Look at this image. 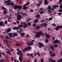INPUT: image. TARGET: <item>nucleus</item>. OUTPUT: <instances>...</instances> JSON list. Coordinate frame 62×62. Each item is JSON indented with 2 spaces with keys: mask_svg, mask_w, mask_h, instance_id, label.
I'll return each instance as SVG.
<instances>
[{
  "mask_svg": "<svg viewBox=\"0 0 62 62\" xmlns=\"http://www.w3.org/2000/svg\"><path fill=\"white\" fill-rule=\"evenodd\" d=\"M7 50L8 51H9V52H11V51L9 49H7Z\"/></svg>",
  "mask_w": 62,
  "mask_h": 62,
  "instance_id": "61",
  "label": "nucleus"
},
{
  "mask_svg": "<svg viewBox=\"0 0 62 62\" xmlns=\"http://www.w3.org/2000/svg\"><path fill=\"white\" fill-rule=\"evenodd\" d=\"M51 6H48L47 8V10L48 12L51 13Z\"/></svg>",
  "mask_w": 62,
  "mask_h": 62,
  "instance_id": "9",
  "label": "nucleus"
},
{
  "mask_svg": "<svg viewBox=\"0 0 62 62\" xmlns=\"http://www.w3.org/2000/svg\"><path fill=\"white\" fill-rule=\"evenodd\" d=\"M38 21H38V19H36L35 20L34 22L35 23H38Z\"/></svg>",
  "mask_w": 62,
  "mask_h": 62,
  "instance_id": "23",
  "label": "nucleus"
},
{
  "mask_svg": "<svg viewBox=\"0 0 62 62\" xmlns=\"http://www.w3.org/2000/svg\"><path fill=\"white\" fill-rule=\"evenodd\" d=\"M27 26H28V25H27L26 24H25L24 26H23V28H25V27H27Z\"/></svg>",
  "mask_w": 62,
  "mask_h": 62,
  "instance_id": "26",
  "label": "nucleus"
},
{
  "mask_svg": "<svg viewBox=\"0 0 62 62\" xmlns=\"http://www.w3.org/2000/svg\"><path fill=\"white\" fill-rule=\"evenodd\" d=\"M52 26H53L54 27H56V24H55V23L52 24Z\"/></svg>",
  "mask_w": 62,
  "mask_h": 62,
  "instance_id": "34",
  "label": "nucleus"
},
{
  "mask_svg": "<svg viewBox=\"0 0 62 62\" xmlns=\"http://www.w3.org/2000/svg\"><path fill=\"white\" fill-rule=\"evenodd\" d=\"M13 29L14 30H15V29H20V28L18 27H14L13 28Z\"/></svg>",
  "mask_w": 62,
  "mask_h": 62,
  "instance_id": "18",
  "label": "nucleus"
},
{
  "mask_svg": "<svg viewBox=\"0 0 62 62\" xmlns=\"http://www.w3.org/2000/svg\"><path fill=\"white\" fill-rule=\"evenodd\" d=\"M40 6V4L38 3V7H39Z\"/></svg>",
  "mask_w": 62,
  "mask_h": 62,
  "instance_id": "62",
  "label": "nucleus"
},
{
  "mask_svg": "<svg viewBox=\"0 0 62 62\" xmlns=\"http://www.w3.org/2000/svg\"><path fill=\"white\" fill-rule=\"evenodd\" d=\"M8 19H12V17H11L10 16H8Z\"/></svg>",
  "mask_w": 62,
  "mask_h": 62,
  "instance_id": "54",
  "label": "nucleus"
},
{
  "mask_svg": "<svg viewBox=\"0 0 62 62\" xmlns=\"http://www.w3.org/2000/svg\"><path fill=\"white\" fill-rule=\"evenodd\" d=\"M61 42L60 41L58 40H56L54 41V44H57V43H60Z\"/></svg>",
  "mask_w": 62,
  "mask_h": 62,
  "instance_id": "6",
  "label": "nucleus"
},
{
  "mask_svg": "<svg viewBox=\"0 0 62 62\" xmlns=\"http://www.w3.org/2000/svg\"><path fill=\"white\" fill-rule=\"evenodd\" d=\"M23 24H21L19 26V27H23Z\"/></svg>",
  "mask_w": 62,
  "mask_h": 62,
  "instance_id": "41",
  "label": "nucleus"
},
{
  "mask_svg": "<svg viewBox=\"0 0 62 62\" xmlns=\"http://www.w3.org/2000/svg\"><path fill=\"white\" fill-rule=\"evenodd\" d=\"M3 13L4 14H7V12L5 10H4L3 11Z\"/></svg>",
  "mask_w": 62,
  "mask_h": 62,
  "instance_id": "45",
  "label": "nucleus"
},
{
  "mask_svg": "<svg viewBox=\"0 0 62 62\" xmlns=\"http://www.w3.org/2000/svg\"><path fill=\"white\" fill-rule=\"evenodd\" d=\"M49 48L50 49H52V52H53L54 50V46L52 45H51L50 46Z\"/></svg>",
  "mask_w": 62,
  "mask_h": 62,
  "instance_id": "7",
  "label": "nucleus"
},
{
  "mask_svg": "<svg viewBox=\"0 0 62 62\" xmlns=\"http://www.w3.org/2000/svg\"><path fill=\"white\" fill-rule=\"evenodd\" d=\"M62 26L60 25L58 26H56L55 28L56 30H58L59 28H62Z\"/></svg>",
  "mask_w": 62,
  "mask_h": 62,
  "instance_id": "5",
  "label": "nucleus"
},
{
  "mask_svg": "<svg viewBox=\"0 0 62 62\" xmlns=\"http://www.w3.org/2000/svg\"><path fill=\"white\" fill-rule=\"evenodd\" d=\"M14 8L15 10L17 9L18 8H22V6H20L16 5L14 6Z\"/></svg>",
  "mask_w": 62,
  "mask_h": 62,
  "instance_id": "2",
  "label": "nucleus"
},
{
  "mask_svg": "<svg viewBox=\"0 0 62 62\" xmlns=\"http://www.w3.org/2000/svg\"><path fill=\"white\" fill-rule=\"evenodd\" d=\"M22 16H21L20 15H18L17 16V19L18 21L22 19Z\"/></svg>",
  "mask_w": 62,
  "mask_h": 62,
  "instance_id": "4",
  "label": "nucleus"
},
{
  "mask_svg": "<svg viewBox=\"0 0 62 62\" xmlns=\"http://www.w3.org/2000/svg\"><path fill=\"white\" fill-rule=\"evenodd\" d=\"M37 35H35V37L36 38H40V34H41L42 36H43V34L42 33V32L40 31L39 32H37Z\"/></svg>",
  "mask_w": 62,
  "mask_h": 62,
  "instance_id": "1",
  "label": "nucleus"
},
{
  "mask_svg": "<svg viewBox=\"0 0 62 62\" xmlns=\"http://www.w3.org/2000/svg\"><path fill=\"white\" fill-rule=\"evenodd\" d=\"M8 21H5V23H7Z\"/></svg>",
  "mask_w": 62,
  "mask_h": 62,
  "instance_id": "64",
  "label": "nucleus"
},
{
  "mask_svg": "<svg viewBox=\"0 0 62 62\" xmlns=\"http://www.w3.org/2000/svg\"><path fill=\"white\" fill-rule=\"evenodd\" d=\"M6 45H7V46L9 48H10L11 51L12 52H13V49H12L11 48H10V46H9V45L7 43H6Z\"/></svg>",
  "mask_w": 62,
  "mask_h": 62,
  "instance_id": "12",
  "label": "nucleus"
},
{
  "mask_svg": "<svg viewBox=\"0 0 62 62\" xmlns=\"http://www.w3.org/2000/svg\"><path fill=\"white\" fill-rule=\"evenodd\" d=\"M10 6H11L12 7H13L14 6V3H13L11 2L10 4Z\"/></svg>",
  "mask_w": 62,
  "mask_h": 62,
  "instance_id": "25",
  "label": "nucleus"
},
{
  "mask_svg": "<svg viewBox=\"0 0 62 62\" xmlns=\"http://www.w3.org/2000/svg\"><path fill=\"white\" fill-rule=\"evenodd\" d=\"M27 48V50H31V49H32V47H31V46H28L27 47H26Z\"/></svg>",
  "mask_w": 62,
  "mask_h": 62,
  "instance_id": "15",
  "label": "nucleus"
},
{
  "mask_svg": "<svg viewBox=\"0 0 62 62\" xmlns=\"http://www.w3.org/2000/svg\"><path fill=\"white\" fill-rule=\"evenodd\" d=\"M44 12L43 11H41L39 12V13L40 14H42V13H44Z\"/></svg>",
  "mask_w": 62,
  "mask_h": 62,
  "instance_id": "48",
  "label": "nucleus"
},
{
  "mask_svg": "<svg viewBox=\"0 0 62 62\" xmlns=\"http://www.w3.org/2000/svg\"><path fill=\"white\" fill-rule=\"evenodd\" d=\"M5 38H6V39H9V37H8V36H7L6 37H5Z\"/></svg>",
  "mask_w": 62,
  "mask_h": 62,
  "instance_id": "40",
  "label": "nucleus"
},
{
  "mask_svg": "<svg viewBox=\"0 0 62 62\" xmlns=\"http://www.w3.org/2000/svg\"><path fill=\"white\" fill-rule=\"evenodd\" d=\"M11 30V29L10 28H8V29L7 30V31H6V32L7 33H8V32H10V30Z\"/></svg>",
  "mask_w": 62,
  "mask_h": 62,
  "instance_id": "17",
  "label": "nucleus"
},
{
  "mask_svg": "<svg viewBox=\"0 0 62 62\" xmlns=\"http://www.w3.org/2000/svg\"><path fill=\"white\" fill-rule=\"evenodd\" d=\"M27 55L29 56V57H31V56L33 58V53H31V54H27Z\"/></svg>",
  "mask_w": 62,
  "mask_h": 62,
  "instance_id": "10",
  "label": "nucleus"
},
{
  "mask_svg": "<svg viewBox=\"0 0 62 62\" xmlns=\"http://www.w3.org/2000/svg\"><path fill=\"white\" fill-rule=\"evenodd\" d=\"M40 17V15H37L36 16V18H39Z\"/></svg>",
  "mask_w": 62,
  "mask_h": 62,
  "instance_id": "32",
  "label": "nucleus"
},
{
  "mask_svg": "<svg viewBox=\"0 0 62 62\" xmlns=\"http://www.w3.org/2000/svg\"><path fill=\"white\" fill-rule=\"evenodd\" d=\"M40 28V26H37L35 27V30H37V29H39Z\"/></svg>",
  "mask_w": 62,
  "mask_h": 62,
  "instance_id": "19",
  "label": "nucleus"
},
{
  "mask_svg": "<svg viewBox=\"0 0 62 62\" xmlns=\"http://www.w3.org/2000/svg\"><path fill=\"white\" fill-rule=\"evenodd\" d=\"M20 45H21V44H20L18 42H17L16 44V46H19Z\"/></svg>",
  "mask_w": 62,
  "mask_h": 62,
  "instance_id": "16",
  "label": "nucleus"
},
{
  "mask_svg": "<svg viewBox=\"0 0 62 62\" xmlns=\"http://www.w3.org/2000/svg\"><path fill=\"white\" fill-rule=\"evenodd\" d=\"M52 19H53V17H50L48 19V20H49V21H51V20H52Z\"/></svg>",
  "mask_w": 62,
  "mask_h": 62,
  "instance_id": "42",
  "label": "nucleus"
},
{
  "mask_svg": "<svg viewBox=\"0 0 62 62\" xmlns=\"http://www.w3.org/2000/svg\"><path fill=\"white\" fill-rule=\"evenodd\" d=\"M38 44L40 45V46H39V48H42V46L43 47H44V46L43 43H41L39 42L38 43Z\"/></svg>",
  "mask_w": 62,
  "mask_h": 62,
  "instance_id": "3",
  "label": "nucleus"
},
{
  "mask_svg": "<svg viewBox=\"0 0 62 62\" xmlns=\"http://www.w3.org/2000/svg\"><path fill=\"white\" fill-rule=\"evenodd\" d=\"M45 42L46 43H48L49 42V40L47 39H46V40L45 41Z\"/></svg>",
  "mask_w": 62,
  "mask_h": 62,
  "instance_id": "33",
  "label": "nucleus"
},
{
  "mask_svg": "<svg viewBox=\"0 0 62 62\" xmlns=\"http://www.w3.org/2000/svg\"><path fill=\"white\" fill-rule=\"evenodd\" d=\"M55 53H53L51 55V56H52V57L55 56Z\"/></svg>",
  "mask_w": 62,
  "mask_h": 62,
  "instance_id": "24",
  "label": "nucleus"
},
{
  "mask_svg": "<svg viewBox=\"0 0 62 62\" xmlns=\"http://www.w3.org/2000/svg\"><path fill=\"white\" fill-rule=\"evenodd\" d=\"M46 38H47V39H49V37H50V35L49 34H47L46 35Z\"/></svg>",
  "mask_w": 62,
  "mask_h": 62,
  "instance_id": "21",
  "label": "nucleus"
},
{
  "mask_svg": "<svg viewBox=\"0 0 62 62\" xmlns=\"http://www.w3.org/2000/svg\"><path fill=\"white\" fill-rule=\"evenodd\" d=\"M3 34H6V33H7V31H6L5 32H3Z\"/></svg>",
  "mask_w": 62,
  "mask_h": 62,
  "instance_id": "52",
  "label": "nucleus"
},
{
  "mask_svg": "<svg viewBox=\"0 0 62 62\" xmlns=\"http://www.w3.org/2000/svg\"><path fill=\"white\" fill-rule=\"evenodd\" d=\"M27 45H28L29 46H31V45H32L34 44V43H29V42H27Z\"/></svg>",
  "mask_w": 62,
  "mask_h": 62,
  "instance_id": "11",
  "label": "nucleus"
},
{
  "mask_svg": "<svg viewBox=\"0 0 62 62\" xmlns=\"http://www.w3.org/2000/svg\"><path fill=\"white\" fill-rule=\"evenodd\" d=\"M36 26V24L34 23L32 25V26Z\"/></svg>",
  "mask_w": 62,
  "mask_h": 62,
  "instance_id": "53",
  "label": "nucleus"
},
{
  "mask_svg": "<svg viewBox=\"0 0 62 62\" xmlns=\"http://www.w3.org/2000/svg\"><path fill=\"white\" fill-rule=\"evenodd\" d=\"M30 3V2H29L26 4V5H28Z\"/></svg>",
  "mask_w": 62,
  "mask_h": 62,
  "instance_id": "58",
  "label": "nucleus"
},
{
  "mask_svg": "<svg viewBox=\"0 0 62 62\" xmlns=\"http://www.w3.org/2000/svg\"><path fill=\"white\" fill-rule=\"evenodd\" d=\"M22 15L23 16H24V15L25 16H26L27 15H26V13H24V14H23V13H22Z\"/></svg>",
  "mask_w": 62,
  "mask_h": 62,
  "instance_id": "27",
  "label": "nucleus"
},
{
  "mask_svg": "<svg viewBox=\"0 0 62 62\" xmlns=\"http://www.w3.org/2000/svg\"><path fill=\"white\" fill-rule=\"evenodd\" d=\"M42 3V1H39V3L40 4H41Z\"/></svg>",
  "mask_w": 62,
  "mask_h": 62,
  "instance_id": "56",
  "label": "nucleus"
},
{
  "mask_svg": "<svg viewBox=\"0 0 62 62\" xmlns=\"http://www.w3.org/2000/svg\"><path fill=\"white\" fill-rule=\"evenodd\" d=\"M48 59L49 60V62H51L50 61L53 60V59L51 58H49Z\"/></svg>",
  "mask_w": 62,
  "mask_h": 62,
  "instance_id": "28",
  "label": "nucleus"
},
{
  "mask_svg": "<svg viewBox=\"0 0 62 62\" xmlns=\"http://www.w3.org/2000/svg\"><path fill=\"white\" fill-rule=\"evenodd\" d=\"M27 7H23V9H27Z\"/></svg>",
  "mask_w": 62,
  "mask_h": 62,
  "instance_id": "51",
  "label": "nucleus"
},
{
  "mask_svg": "<svg viewBox=\"0 0 62 62\" xmlns=\"http://www.w3.org/2000/svg\"><path fill=\"white\" fill-rule=\"evenodd\" d=\"M21 35L22 37H24V34L23 33H22L21 34Z\"/></svg>",
  "mask_w": 62,
  "mask_h": 62,
  "instance_id": "29",
  "label": "nucleus"
},
{
  "mask_svg": "<svg viewBox=\"0 0 62 62\" xmlns=\"http://www.w3.org/2000/svg\"><path fill=\"white\" fill-rule=\"evenodd\" d=\"M5 25V24L4 23H0V26H4Z\"/></svg>",
  "mask_w": 62,
  "mask_h": 62,
  "instance_id": "38",
  "label": "nucleus"
},
{
  "mask_svg": "<svg viewBox=\"0 0 62 62\" xmlns=\"http://www.w3.org/2000/svg\"><path fill=\"white\" fill-rule=\"evenodd\" d=\"M23 57H19V60L21 62H23Z\"/></svg>",
  "mask_w": 62,
  "mask_h": 62,
  "instance_id": "13",
  "label": "nucleus"
},
{
  "mask_svg": "<svg viewBox=\"0 0 62 62\" xmlns=\"http://www.w3.org/2000/svg\"><path fill=\"white\" fill-rule=\"evenodd\" d=\"M44 4L45 5H48V2H47V0H44Z\"/></svg>",
  "mask_w": 62,
  "mask_h": 62,
  "instance_id": "14",
  "label": "nucleus"
},
{
  "mask_svg": "<svg viewBox=\"0 0 62 62\" xmlns=\"http://www.w3.org/2000/svg\"><path fill=\"white\" fill-rule=\"evenodd\" d=\"M27 50L26 48V47L23 50V52H25V51H26Z\"/></svg>",
  "mask_w": 62,
  "mask_h": 62,
  "instance_id": "22",
  "label": "nucleus"
},
{
  "mask_svg": "<svg viewBox=\"0 0 62 62\" xmlns=\"http://www.w3.org/2000/svg\"><path fill=\"white\" fill-rule=\"evenodd\" d=\"M2 9H4V10H7V9H6L4 7H2Z\"/></svg>",
  "mask_w": 62,
  "mask_h": 62,
  "instance_id": "35",
  "label": "nucleus"
},
{
  "mask_svg": "<svg viewBox=\"0 0 62 62\" xmlns=\"http://www.w3.org/2000/svg\"><path fill=\"white\" fill-rule=\"evenodd\" d=\"M9 1H5L4 2L5 3H8V2H10V0H8Z\"/></svg>",
  "mask_w": 62,
  "mask_h": 62,
  "instance_id": "30",
  "label": "nucleus"
},
{
  "mask_svg": "<svg viewBox=\"0 0 62 62\" xmlns=\"http://www.w3.org/2000/svg\"><path fill=\"white\" fill-rule=\"evenodd\" d=\"M52 62H56V61H55V60H53L52 61Z\"/></svg>",
  "mask_w": 62,
  "mask_h": 62,
  "instance_id": "59",
  "label": "nucleus"
},
{
  "mask_svg": "<svg viewBox=\"0 0 62 62\" xmlns=\"http://www.w3.org/2000/svg\"><path fill=\"white\" fill-rule=\"evenodd\" d=\"M31 18H29L28 20L27 21V22H29V21L30 20H31Z\"/></svg>",
  "mask_w": 62,
  "mask_h": 62,
  "instance_id": "39",
  "label": "nucleus"
},
{
  "mask_svg": "<svg viewBox=\"0 0 62 62\" xmlns=\"http://www.w3.org/2000/svg\"><path fill=\"white\" fill-rule=\"evenodd\" d=\"M17 36H18L17 34H16V33H14V36L13 37V38H15V37H17Z\"/></svg>",
  "mask_w": 62,
  "mask_h": 62,
  "instance_id": "20",
  "label": "nucleus"
},
{
  "mask_svg": "<svg viewBox=\"0 0 62 62\" xmlns=\"http://www.w3.org/2000/svg\"><path fill=\"white\" fill-rule=\"evenodd\" d=\"M59 12H62V9H60L59 10Z\"/></svg>",
  "mask_w": 62,
  "mask_h": 62,
  "instance_id": "55",
  "label": "nucleus"
},
{
  "mask_svg": "<svg viewBox=\"0 0 62 62\" xmlns=\"http://www.w3.org/2000/svg\"><path fill=\"white\" fill-rule=\"evenodd\" d=\"M47 26V24L44 23L43 24V26L45 27Z\"/></svg>",
  "mask_w": 62,
  "mask_h": 62,
  "instance_id": "44",
  "label": "nucleus"
},
{
  "mask_svg": "<svg viewBox=\"0 0 62 62\" xmlns=\"http://www.w3.org/2000/svg\"><path fill=\"white\" fill-rule=\"evenodd\" d=\"M6 53H7V54H10V55H11V53H10L9 52H8V51H7Z\"/></svg>",
  "mask_w": 62,
  "mask_h": 62,
  "instance_id": "31",
  "label": "nucleus"
},
{
  "mask_svg": "<svg viewBox=\"0 0 62 62\" xmlns=\"http://www.w3.org/2000/svg\"><path fill=\"white\" fill-rule=\"evenodd\" d=\"M54 47H55V48H56V47H57V46H58V45H54Z\"/></svg>",
  "mask_w": 62,
  "mask_h": 62,
  "instance_id": "49",
  "label": "nucleus"
},
{
  "mask_svg": "<svg viewBox=\"0 0 62 62\" xmlns=\"http://www.w3.org/2000/svg\"><path fill=\"white\" fill-rule=\"evenodd\" d=\"M0 46H0V47H1V48H2V49L4 48V47H3V46L2 45V44L1 43H0Z\"/></svg>",
  "mask_w": 62,
  "mask_h": 62,
  "instance_id": "36",
  "label": "nucleus"
},
{
  "mask_svg": "<svg viewBox=\"0 0 62 62\" xmlns=\"http://www.w3.org/2000/svg\"><path fill=\"white\" fill-rule=\"evenodd\" d=\"M44 21H45V20H41V21L40 22L41 23H42V22H44Z\"/></svg>",
  "mask_w": 62,
  "mask_h": 62,
  "instance_id": "60",
  "label": "nucleus"
},
{
  "mask_svg": "<svg viewBox=\"0 0 62 62\" xmlns=\"http://www.w3.org/2000/svg\"><path fill=\"white\" fill-rule=\"evenodd\" d=\"M26 6V4H24L23 6V8H24V7H25V6Z\"/></svg>",
  "mask_w": 62,
  "mask_h": 62,
  "instance_id": "57",
  "label": "nucleus"
},
{
  "mask_svg": "<svg viewBox=\"0 0 62 62\" xmlns=\"http://www.w3.org/2000/svg\"><path fill=\"white\" fill-rule=\"evenodd\" d=\"M34 41H35V40H33L31 41H30V43H33L34 42Z\"/></svg>",
  "mask_w": 62,
  "mask_h": 62,
  "instance_id": "43",
  "label": "nucleus"
},
{
  "mask_svg": "<svg viewBox=\"0 0 62 62\" xmlns=\"http://www.w3.org/2000/svg\"><path fill=\"white\" fill-rule=\"evenodd\" d=\"M4 62V60L3 59H1L0 60V62Z\"/></svg>",
  "mask_w": 62,
  "mask_h": 62,
  "instance_id": "46",
  "label": "nucleus"
},
{
  "mask_svg": "<svg viewBox=\"0 0 62 62\" xmlns=\"http://www.w3.org/2000/svg\"><path fill=\"white\" fill-rule=\"evenodd\" d=\"M53 8L54 9H56V7L55 5H54L53 6Z\"/></svg>",
  "mask_w": 62,
  "mask_h": 62,
  "instance_id": "37",
  "label": "nucleus"
},
{
  "mask_svg": "<svg viewBox=\"0 0 62 62\" xmlns=\"http://www.w3.org/2000/svg\"><path fill=\"white\" fill-rule=\"evenodd\" d=\"M8 35L10 36H12L13 35V33H8Z\"/></svg>",
  "mask_w": 62,
  "mask_h": 62,
  "instance_id": "47",
  "label": "nucleus"
},
{
  "mask_svg": "<svg viewBox=\"0 0 62 62\" xmlns=\"http://www.w3.org/2000/svg\"><path fill=\"white\" fill-rule=\"evenodd\" d=\"M5 41L7 42V43H8V41L7 40H5Z\"/></svg>",
  "mask_w": 62,
  "mask_h": 62,
  "instance_id": "63",
  "label": "nucleus"
},
{
  "mask_svg": "<svg viewBox=\"0 0 62 62\" xmlns=\"http://www.w3.org/2000/svg\"><path fill=\"white\" fill-rule=\"evenodd\" d=\"M17 51H18V53H19L20 55L21 56V57H22V56H23V55L22 54V52L20 51V50H19V48H17Z\"/></svg>",
  "mask_w": 62,
  "mask_h": 62,
  "instance_id": "8",
  "label": "nucleus"
},
{
  "mask_svg": "<svg viewBox=\"0 0 62 62\" xmlns=\"http://www.w3.org/2000/svg\"><path fill=\"white\" fill-rule=\"evenodd\" d=\"M41 62H44V61L43 60V59L42 58L41 60Z\"/></svg>",
  "mask_w": 62,
  "mask_h": 62,
  "instance_id": "50",
  "label": "nucleus"
}]
</instances>
